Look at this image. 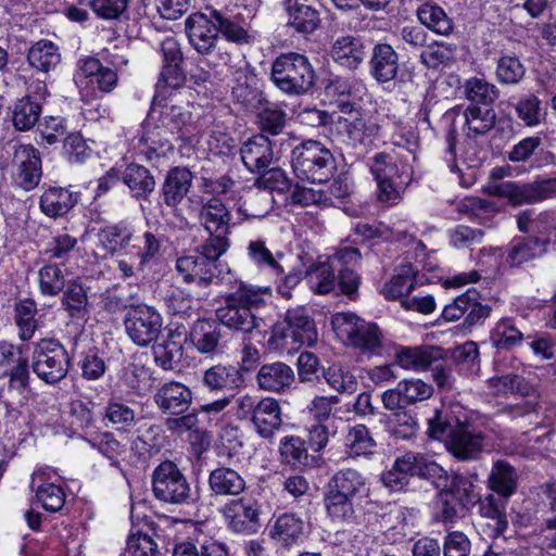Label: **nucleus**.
I'll use <instances>...</instances> for the list:
<instances>
[{
	"label": "nucleus",
	"mask_w": 556,
	"mask_h": 556,
	"mask_svg": "<svg viewBox=\"0 0 556 556\" xmlns=\"http://www.w3.org/2000/svg\"><path fill=\"white\" fill-rule=\"evenodd\" d=\"M506 501L500 495L489 494L480 503V514L494 521L493 535L495 538L503 535L508 527L505 514Z\"/></svg>",
	"instance_id": "nucleus-55"
},
{
	"label": "nucleus",
	"mask_w": 556,
	"mask_h": 556,
	"mask_svg": "<svg viewBox=\"0 0 556 556\" xmlns=\"http://www.w3.org/2000/svg\"><path fill=\"white\" fill-rule=\"evenodd\" d=\"M454 58L455 47L447 43H427V47L420 53V61L428 68L447 65L454 61Z\"/></svg>",
	"instance_id": "nucleus-63"
},
{
	"label": "nucleus",
	"mask_w": 556,
	"mask_h": 556,
	"mask_svg": "<svg viewBox=\"0 0 556 556\" xmlns=\"http://www.w3.org/2000/svg\"><path fill=\"white\" fill-rule=\"evenodd\" d=\"M304 522L295 514L285 513L278 516L269 530L270 538L281 546L290 547L303 535Z\"/></svg>",
	"instance_id": "nucleus-37"
},
{
	"label": "nucleus",
	"mask_w": 556,
	"mask_h": 556,
	"mask_svg": "<svg viewBox=\"0 0 556 556\" xmlns=\"http://www.w3.org/2000/svg\"><path fill=\"white\" fill-rule=\"evenodd\" d=\"M192 181L193 174L184 166H175L165 175L161 186L162 203L169 207L176 216H180L178 206L189 193Z\"/></svg>",
	"instance_id": "nucleus-20"
},
{
	"label": "nucleus",
	"mask_w": 556,
	"mask_h": 556,
	"mask_svg": "<svg viewBox=\"0 0 556 556\" xmlns=\"http://www.w3.org/2000/svg\"><path fill=\"white\" fill-rule=\"evenodd\" d=\"M231 94L233 100L248 111H260L268 104L264 92L258 87L257 76L248 65L236 71Z\"/></svg>",
	"instance_id": "nucleus-19"
},
{
	"label": "nucleus",
	"mask_w": 556,
	"mask_h": 556,
	"mask_svg": "<svg viewBox=\"0 0 556 556\" xmlns=\"http://www.w3.org/2000/svg\"><path fill=\"white\" fill-rule=\"evenodd\" d=\"M525 336L513 318H501L490 331V342L497 350L508 351L521 344Z\"/></svg>",
	"instance_id": "nucleus-47"
},
{
	"label": "nucleus",
	"mask_w": 556,
	"mask_h": 556,
	"mask_svg": "<svg viewBox=\"0 0 556 556\" xmlns=\"http://www.w3.org/2000/svg\"><path fill=\"white\" fill-rule=\"evenodd\" d=\"M484 435L467 420L455 419V425L447 434L445 446L458 460L477 459L483 450Z\"/></svg>",
	"instance_id": "nucleus-12"
},
{
	"label": "nucleus",
	"mask_w": 556,
	"mask_h": 556,
	"mask_svg": "<svg viewBox=\"0 0 556 556\" xmlns=\"http://www.w3.org/2000/svg\"><path fill=\"white\" fill-rule=\"evenodd\" d=\"M247 254L250 262L260 270H266L276 277L283 275L285 269L280 263L283 254H274L263 239L251 240L247 247Z\"/></svg>",
	"instance_id": "nucleus-40"
},
{
	"label": "nucleus",
	"mask_w": 556,
	"mask_h": 556,
	"mask_svg": "<svg viewBox=\"0 0 556 556\" xmlns=\"http://www.w3.org/2000/svg\"><path fill=\"white\" fill-rule=\"evenodd\" d=\"M109 177H116L128 188L132 199L148 200L154 192L156 181L151 170L138 163H129L123 170L115 167L108 172Z\"/></svg>",
	"instance_id": "nucleus-18"
},
{
	"label": "nucleus",
	"mask_w": 556,
	"mask_h": 556,
	"mask_svg": "<svg viewBox=\"0 0 556 556\" xmlns=\"http://www.w3.org/2000/svg\"><path fill=\"white\" fill-rule=\"evenodd\" d=\"M349 346L367 357L382 356L386 350V342L379 327L376 324L365 321L361 325L359 331Z\"/></svg>",
	"instance_id": "nucleus-42"
},
{
	"label": "nucleus",
	"mask_w": 556,
	"mask_h": 556,
	"mask_svg": "<svg viewBox=\"0 0 556 556\" xmlns=\"http://www.w3.org/2000/svg\"><path fill=\"white\" fill-rule=\"evenodd\" d=\"M441 357V350L431 345H399L394 352L396 365L412 371H425Z\"/></svg>",
	"instance_id": "nucleus-25"
},
{
	"label": "nucleus",
	"mask_w": 556,
	"mask_h": 556,
	"mask_svg": "<svg viewBox=\"0 0 556 556\" xmlns=\"http://www.w3.org/2000/svg\"><path fill=\"white\" fill-rule=\"evenodd\" d=\"M89 443L92 448L110 460L111 466L119 468L121 459L125 456L127 447L115 438L113 432H102L98 438L89 440Z\"/></svg>",
	"instance_id": "nucleus-57"
},
{
	"label": "nucleus",
	"mask_w": 556,
	"mask_h": 556,
	"mask_svg": "<svg viewBox=\"0 0 556 556\" xmlns=\"http://www.w3.org/2000/svg\"><path fill=\"white\" fill-rule=\"evenodd\" d=\"M316 341L315 321L303 306L288 309L283 320L274 326L269 339L275 349L288 353L296 351L303 345L312 346Z\"/></svg>",
	"instance_id": "nucleus-4"
},
{
	"label": "nucleus",
	"mask_w": 556,
	"mask_h": 556,
	"mask_svg": "<svg viewBox=\"0 0 556 556\" xmlns=\"http://www.w3.org/2000/svg\"><path fill=\"white\" fill-rule=\"evenodd\" d=\"M176 270L185 282L203 288L212 285L219 275L218 265L201 256L194 250L176 260Z\"/></svg>",
	"instance_id": "nucleus-16"
},
{
	"label": "nucleus",
	"mask_w": 556,
	"mask_h": 556,
	"mask_svg": "<svg viewBox=\"0 0 556 556\" xmlns=\"http://www.w3.org/2000/svg\"><path fill=\"white\" fill-rule=\"evenodd\" d=\"M41 114V104L29 96L18 99L12 110V122L17 130L31 129Z\"/></svg>",
	"instance_id": "nucleus-51"
},
{
	"label": "nucleus",
	"mask_w": 556,
	"mask_h": 556,
	"mask_svg": "<svg viewBox=\"0 0 556 556\" xmlns=\"http://www.w3.org/2000/svg\"><path fill=\"white\" fill-rule=\"evenodd\" d=\"M433 394L431 384L418 378L403 379L395 388L388 389L381 394V402L387 410L407 408L430 399Z\"/></svg>",
	"instance_id": "nucleus-14"
},
{
	"label": "nucleus",
	"mask_w": 556,
	"mask_h": 556,
	"mask_svg": "<svg viewBox=\"0 0 556 556\" xmlns=\"http://www.w3.org/2000/svg\"><path fill=\"white\" fill-rule=\"evenodd\" d=\"M370 74L379 83L394 79L399 71V54L389 43H377L369 60Z\"/></svg>",
	"instance_id": "nucleus-30"
},
{
	"label": "nucleus",
	"mask_w": 556,
	"mask_h": 556,
	"mask_svg": "<svg viewBox=\"0 0 556 556\" xmlns=\"http://www.w3.org/2000/svg\"><path fill=\"white\" fill-rule=\"evenodd\" d=\"M379 132L376 122L363 117H339L336 122L337 140L350 149L366 148Z\"/></svg>",
	"instance_id": "nucleus-15"
},
{
	"label": "nucleus",
	"mask_w": 556,
	"mask_h": 556,
	"mask_svg": "<svg viewBox=\"0 0 556 556\" xmlns=\"http://www.w3.org/2000/svg\"><path fill=\"white\" fill-rule=\"evenodd\" d=\"M220 514L233 532L254 534L261 528V504L252 496L229 501L220 508Z\"/></svg>",
	"instance_id": "nucleus-10"
},
{
	"label": "nucleus",
	"mask_w": 556,
	"mask_h": 556,
	"mask_svg": "<svg viewBox=\"0 0 556 556\" xmlns=\"http://www.w3.org/2000/svg\"><path fill=\"white\" fill-rule=\"evenodd\" d=\"M88 296L84 287L77 281H70L63 292L62 307L71 318L85 319L88 315Z\"/></svg>",
	"instance_id": "nucleus-54"
},
{
	"label": "nucleus",
	"mask_w": 556,
	"mask_h": 556,
	"mask_svg": "<svg viewBox=\"0 0 556 556\" xmlns=\"http://www.w3.org/2000/svg\"><path fill=\"white\" fill-rule=\"evenodd\" d=\"M518 480L516 468L507 460L498 459L493 463L488 476V488L501 497L508 500L516 493Z\"/></svg>",
	"instance_id": "nucleus-33"
},
{
	"label": "nucleus",
	"mask_w": 556,
	"mask_h": 556,
	"mask_svg": "<svg viewBox=\"0 0 556 556\" xmlns=\"http://www.w3.org/2000/svg\"><path fill=\"white\" fill-rule=\"evenodd\" d=\"M391 434L396 440H410L416 437L419 424L415 414L407 408L392 410Z\"/></svg>",
	"instance_id": "nucleus-59"
},
{
	"label": "nucleus",
	"mask_w": 556,
	"mask_h": 556,
	"mask_svg": "<svg viewBox=\"0 0 556 556\" xmlns=\"http://www.w3.org/2000/svg\"><path fill=\"white\" fill-rule=\"evenodd\" d=\"M241 382L240 371L233 366H212L204 371L202 378V383L211 391L235 390Z\"/></svg>",
	"instance_id": "nucleus-45"
},
{
	"label": "nucleus",
	"mask_w": 556,
	"mask_h": 556,
	"mask_svg": "<svg viewBox=\"0 0 556 556\" xmlns=\"http://www.w3.org/2000/svg\"><path fill=\"white\" fill-rule=\"evenodd\" d=\"M323 376L329 387L340 393H354L357 389V379L348 365L333 363L324 369Z\"/></svg>",
	"instance_id": "nucleus-56"
},
{
	"label": "nucleus",
	"mask_w": 556,
	"mask_h": 556,
	"mask_svg": "<svg viewBox=\"0 0 556 556\" xmlns=\"http://www.w3.org/2000/svg\"><path fill=\"white\" fill-rule=\"evenodd\" d=\"M542 139L538 136L526 137L515 143L507 152L506 157L513 163H526L534 156L532 168L554 164L555 156L549 151L540 150Z\"/></svg>",
	"instance_id": "nucleus-28"
},
{
	"label": "nucleus",
	"mask_w": 556,
	"mask_h": 556,
	"mask_svg": "<svg viewBox=\"0 0 556 556\" xmlns=\"http://www.w3.org/2000/svg\"><path fill=\"white\" fill-rule=\"evenodd\" d=\"M251 422L260 437L273 438L282 424L281 407L278 401L273 397L261 399Z\"/></svg>",
	"instance_id": "nucleus-32"
},
{
	"label": "nucleus",
	"mask_w": 556,
	"mask_h": 556,
	"mask_svg": "<svg viewBox=\"0 0 556 556\" xmlns=\"http://www.w3.org/2000/svg\"><path fill=\"white\" fill-rule=\"evenodd\" d=\"M419 22L431 31L448 36L454 30L453 20L447 15L442 7L434 2H425L417 9Z\"/></svg>",
	"instance_id": "nucleus-44"
},
{
	"label": "nucleus",
	"mask_w": 556,
	"mask_h": 556,
	"mask_svg": "<svg viewBox=\"0 0 556 556\" xmlns=\"http://www.w3.org/2000/svg\"><path fill=\"white\" fill-rule=\"evenodd\" d=\"M0 377L9 378V393L22 395L28 388L29 364L23 346L0 341Z\"/></svg>",
	"instance_id": "nucleus-9"
},
{
	"label": "nucleus",
	"mask_w": 556,
	"mask_h": 556,
	"mask_svg": "<svg viewBox=\"0 0 556 556\" xmlns=\"http://www.w3.org/2000/svg\"><path fill=\"white\" fill-rule=\"evenodd\" d=\"M156 108H153L149 114L148 121L144 124V132L141 137V143L146 148V154L148 159L166 156L174 150V146L169 138L170 132L166 128H163V124L153 125L152 122L155 119Z\"/></svg>",
	"instance_id": "nucleus-29"
},
{
	"label": "nucleus",
	"mask_w": 556,
	"mask_h": 556,
	"mask_svg": "<svg viewBox=\"0 0 556 556\" xmlns=\"http://www.w3.org/2000/svg\"><path fill=\"white\" fill-rule=\"evenodd\" d=\"M324 501L327 516L332 522L340 525H352L356 522V507L361 504L359 501L330 491H327Z\"/></svg>",
	"instance_id": "nucleus-43"
},
{
	"label": "nucleus",
	"mask_w": 556,
	"mask_h": 556,
	"mask_svg": "<svg viewBox=\"0 0 556 556\" xmlns=\"http://www.w3.org/2000/svg\"><path fill=\"white\" fill-rule=\"evenodd\" d=\"M548 240L536 237H527L514 240L507 250L505 262L509 266H519L546 252Z\"/></svg>",
	"instance_id": "nucleus-39"
},
{
	"label": "nucleus",
	"mask_w": 556,
	"mask_h": 556,
	"mask_svg": "<svg viewBox=\"0 0 556 556\" xmlns=\"http://www.w3.org/2000/svg\"><path fill=\"white\" fill-rule=\"evenodd\" d=\"M271 80L287 94L300 96L308 92L315 85V71L308 59L300 53H287L278 56L271 65Z\"/></svg>",
	"instance_id": "nucleus-5"
},
{
	"label": "nucleus",
	"mask_w": 556,
	"mask_h": 556,
	"mask_svg": "<svg viewBox=\"0 0 556 556\" xmlns=\"http://www.w3.org/2000/svg\"><path fill=\"white\" fill-rule=\"evenodd\" d=\"M37 313V304L31 299H24L15 304V324L21 340H30L38 329Z\"/></svg>",
	"instance_id": "nucleus-52"
},
{
	"label": "nucleus",
	"mask_w": 556,
	"mask_h": 556,
	"mask_svg": "<svg viewBox=\"0 0 556 556\" xmlns=\"http://www.w3.org/2000/svg\"><path fill=\"white\" fill-rule=\"evenodd\" d=\"M27 61L31 67L47 73L61 62V53L54 42L41 39L29 48Z\"/></svg>",
	"instance_id": "nucleus-46"
},
{
	"label": "nucleus",
	"mask_w": 556,
	"mask_h": 556,
	"mask_svg": "<svg viewBox=\"0 0 556 556\" xmlns=\"http://www.w3.org/2000/svg\"><path fill=\"white\" fill-rule=\"evenodd\" d=\"M452 117L451 128L446 135V156L451 172L458 173L459 168L455 160L456 155V127L469 138H476L490 131L496 122V113L491 106L468 105L465 110H453L448 113Z\"/></svg>",
	"instance_id": "nucleus-3"
},
{
	"label": "nucleus",
	"mask_w": 556,
	"mask_h": 556,
	"mask_svg": "<svg viewBox=\"0 0 556 556\" xmlns=\"http://www.w3.org/2000/svg\"><path fill=\"white\" fill-rule=\"evenodd\" d=\"M241 160L251 173H261L267 169L274 160L271 141L258 134L249 138L240 148Z\"/></svg>",
	"instance_id": "nucleus-24"
},
{
	"label": "nucleus",
	"mask_w": 556,
	"mask_h": 556,
	"mask_svg": "<svg viewBox=\"0 0 556 556\" xmlns=\"http://www.w3.org/2000/svg\"><path fill=\"white\" fill-rule=\"evenodd\" d=\"M13 181L25 191L34 190L41 179V159L39 152L29 144H18L14 148Z\"/></svg>",
	"instance_id": "nucleus-13"
},
{
	"label": "nucleus",
	"mask_w": 556,
	"mask_h": 556,
	"mask_svg": "<svg viewBox=\"0 0 556 556\" xmlns=\"http://www.w3.org/2000/svg\"><path fill=\"white\" fill-rule=\"evenodd\" d=\"M495 194L507 199L514 206L540 202L556 195V177L528 184L504 181L495 187Z\"/></svg>",
	"instance_id": "nucleus-11"
},
{
	"label": "nucleus",
	"mask_w": 556,
	"mask_h": 556,
	"mask_svg": "<svg viewBox=\"0 0 556 556\" xmlns=\"http://www.w3.org/2000/svg\"><path fill=\"white\" fill-rule=\"evenodd\" d=\"M185 30L189 43L202 55L211 54L218 43L216 22L203 13H193L185 21Z\"/></svg>",
	"instance_id": "nucleus-17"
},
{
	"label": "nucleus",
	"mask_w": 556,
	"mask_h": 556,
	"mask_svg": "<svg viewBox=\"0 0 556 556\" xmlns=\"http://www.w3.org/2000/svg\"><path fill=\"white\" fill-rule=\"evenodd\" d=\"M283 8L288 14L287 24L301 34H312L320 25L319 11L313 0H285Z\"/></svg>",
	"instance_id": "nucleus-26"
},
{
	"label": "nucleus",
	"mask_w": 556,
	"mask_h": 556,
	"mask_svg": "<svg viewBox=\"0 0 556 556\" xmlns=\"http://www.w3.org/2000/svg\"><path fill=\"white\" fill-rule=\"evenodd\" d=\"M162 325V316L149 305L131 306L124 317L126 333L138 346H147L154 342L161 332Z\"/></svg>",
	"instance_id": "nucleus-8"
},
{
	"label": "nucleus",
	"mask_w": 556,
	"mask_h": 556,
	"mask_svg": "<svg viewBox=\"0 0 556 556\" xmlns=\"http://www.w3.org/2000/svg\"><path fill=\"white\" fill-rule=\"evenodd\" d=\"M39 291L43 296H56L65 288V276L56 264H46L38 271Z\"/></svg>",
	"instance_id": "nucleus-58"
},
{
	"label": "nucleus",
	"mask_w": 556,
	"mask_h": 556,
	"mask_svg": "<svg viewBox=\"0 0 556 556\" xmlns=\"http://www.w3.org/2000/svg\"><path fill=\"white\" fill-rule=\"evenodd\" d=\"M199 219L207 233H230L231 214L218 198H212L202 205Z\"/></svg>",
	"instance_id": "nucleus-34"
},
{
	"label": "nucleus",
	"mask_w": 556,
	"mask_h": 556,
	"mask_svg": "<svg viewBox=\"0 0 556 556\" xmlns=\"http://www.w3.org/2000/svg\"><path fill=\"white\" fill-rule=\"evenodd\" d=\"M525 74L526 68L517 56L503 55L496 62L495 78L501 85H518Z\"/></svg>",
	"instance_id": "nucleus-61"
},
{
	"label": "nucleus",
	"mask_w": 556,
	"mask_h": 556,
	"mask_svg": "<svg viewBox=\"0 0 556 556\" xmlns=\"http://www.w3.org/2000/svg\"><path fill=\"white\" fill-rule=\"evenodd\" d=\"M306 279L311 290L316 294H328L337 286L334 267L329 263H318L309 267Z\"/></svg>",
	"instance_id": "nucleus-53"
},
{
	"label": "nucleus",
	"mask_w": 556,
	"mask_h": 556,
	"mask_svg": "<svg viewBox=\"0 0 556 556\" xmlns=\"http://www.w3.org/2000/svg\"><path fill=\"white\" fill-rule=\"evenodd\" d=\"M190 339L200 353H215L220 340L219 324L213 319H197L190 330Z\"/></svg>",
	"instance_id": "nucleus-41"
},
{
	"label": "nucleus",
	"mask_w": 556,
	"mask_h": 556,
	"mask_svg": "<svg viewBox=\"0 0 556 556\" xmlns=\"http://www.w3.org/2000/svg\"><path fill=\"white\" fill-rule=\"evenodd\" d=\"M344 446L353 457L371 455L376 447V441L365 425L350 427L345 438Z\"/></svg>",
	"instance_id": "nucleus-50"
},
{
	"label": "nucleus",
	"mask_w": 556,
	"mask_h": 556,
	"mask_svg": "<svg viewBox=\"0 0 556 556\" xmlns=\"http://www.w3.org/2000/svg\"><path fill=\"white\" fill-rule=\"evenodd\" d=\"M293 369L282 362H274L261 366L256 374V382L261 390L282 393L294 382Z\"/></svg>",
	"instance_id": "nucleus-27"
},
{
	"label": "nucleus",
	"mask_w": 556,
	"mask_h": 556,
	"mask_svg": "<svg viewBox=\"0 0 556 556\" xmlns=\"http://www.w3.org/2000/svg\"><path fill=\"white\" fill-rule=\"evenodd\" d=\"M415 277L410 268L403 269L387 281L380 290L384 299L395 301L407 296L414 289Z\"/></svg>",
	"instance_id": "nucleus-62"
},
{
	"label": "nucleus",
	"mask_w": 556,
	"mask_h": 556,
	"mask_svg": "<svg viewBox=\"0 0 556 556\" xmlns=\"http://www.w3.org/2000/svg\"><path fill=\"white\" fill-rule=\"evenodd\" d=\"M153 401L163 414L179 415L192 403V392L181 382L168 381L156 389Z\"/></svg>",
	"instance_id": "nucleus-22"
},
{
	"label": "nucleus",
	"mask_w": 556,
	"mask_h": 556,
	"mask_svg": "<svg viewBox=\"0 0 556 556\" xmlns=\"http://www.w3.org/2000/svg\"><path fill=\"white\" fill-rule=\"evenodd\" d=\"M327 491L362 502L369 495V485L367 478L361 471L343 468L330 478Z\"/></svg>",
	"instance_id": "nucleus-23"
},
{
	"label": "nucleus",
	"mask_w": 556,
	"mask_h": 556,
	"mask_svg": "<svg viewBox=\"0 0 556 556\" xmlns=\"http://www.w3.org/2000/svg\"><path fill=\"white\" fill-rule=\"evenodd\" d=\"M291 166L299 179L313 184L327 182L337 170L330 149L313 139L304 140L292 149Z\"/></svg>",
	"instance_id": "nucleus-2"
},
{
	"label": "nucleus",
	"mask_w": 556,
	"mask_h": 556,
	"mask_svg": "<svg viewBox=\"0 0 556 556\" xmlns=\"http://www.w3.org/2000/svg\"><path fill=\"white\" fill-rule=\"evenodd\" d=\"M160 123L170 135L177 134L179 137L191 135L195 130L190 105H167L163 106L160 115Z\"/></svg>",
	"instance_id": "nucleus-36"
},
{
	"label": "nucleus",
	"mask_w": 556,
	"mask_h": 556,
	"mask_svg": "<svg viewBox=\"0 0 556 556\" xmlns=\"http://www.w3.org/2000/svg\"><path fill=\"white\" fill-rule=\"evenodd\" d=\"M269 296L270 288L237 280L232 290L225 294L224 305L217 308V319L231 330L251 332L260 326L256 312L265 306Z\"/></svg>",
	"instance_id": "nucleus-1"
},
{
	"label": "nucleus",
	"mask_w": 556,
	"mask_h": 556,
	"mask_svg": "<svg viewBox=\"0 0 556 556\" xmlns=\"http://www.w3.org/2000/svg\"><path fill=\"white\" fill-rule=\"evenodd\" d=\"M368 45L361 36L343 35L333 40L330 56L334 63L348 70H356L364 63Z\"/></svg>",
	"instance_id": "nucleus-21"
},
{
	"label": "nucleus",
	"mask_w": 556,
	"mask_h": 556,
	"mask_svg": "<svg viewBox=\"0 0 556 556\" xmlns=\"http://www.w3.org/2000/svg\"><path fill=\"white\" fill-rule=\"evenodd\" d=\"M154 496L168 504H189L193 494L186 476L176 464L166 460L161 463L152 475Z\"/></svg>",
	"instance_id": "nucleus-7"
},
{
	"label": "nucleus",
	"mask_w": 556,
	"mask_h": 556,
	"mask_svg": "<svg viewBox=\"0 0 556 556\" xmlns=\"http://www.w3.org/2000/svg\"><path fill=\"white\" fill-rule=\"evenodd\" d=\"M369 168L375 180L410 181V168L391 154L380 152L372 156Z\"/></svg>",
	"instance_id": "nucleus-35"
},
{
	"label": "nucleus",
	"mask_w": 556,
	"mask_h": 556,
	"mask_svg": "<svg viewBox=\"0 0 556 556\" xmlns=\"http://www.w3.org/2000/svg\"><path fill=\"white\" fill-rule=\"evenodd\" d=\"M70 356L65 348L56 340L43 339L36 343L31 368L46 383H56L66 377L70 369Z\"/></svg>",
	"instance_id": "nucleus-6"
},
{
	"label": "nucleus",
	"mask_w": 556,
	"mask_h": 556,
	"mask_svg": "<svg viewBox=\"0 0 556 556\" xmlns=\"http://www.w3.org/2000/svg\"><path fill=\"white\" fill-rule=\"evenodd\" d=\"M410 513L405 507L394 506L382 516V526L386 527L384 535L392 542H401L410 534Z\"/></svg>",
	"instance_id": "nucleus-48"
},
{
	"label": "nucleus",
	"mask_w": 556,
	"mask_h": 556,
	"mask_svg": "<svg viewBox=\"0 0 556 556\" xmlns=\"http://www.w3.org/2000/svg\"><path fill=\"white\" fill-rule=\"evenodd\" d=\"M79 193L62 187H50L39 200L41 212L51 218L66 215L78 202Z\"/></svg>",
	"instance_id": "nucleus-31"
},
{
	"label": "nucleus",
	"mask_w": 556,
	"mask_h": 556,
	"mask_svg": "<svg viewBox=\"0 0 556 556\" xmlns=\"http://www.w3.org/2000/svg\"><path fill=\"white\" fill-rule=\"evenodd\" d=\"M208 486L215 496H236L244 491L245 481L236 470L218 467L211 471Z\"/></svg>",
	"instance_id": "nucleus-38"
},
{
	"label": "nucleus",
	"mask_w": 556,
	"mask_h": 556,
	"mask_svg": "<svg viewBox=\"0 0 556 556\" xmlns=\"http://www.w3.org/2000/svg\"><path fill=\"white\" fill-rule=\"evenodd\" d=\"M447 492L452 493L462 507H468L476 504L479 500L478 494L475 492V485L469 478L454 473L448 481Z\"/></svg>",
	"instance_id": "nucleus-64"
},
{
	"label": "nucleus",
	"mask_w": 556,
	"mask_h": 556,
	"mask_svg": "<svg viewBox=\"0 0 556 556\" xmlns=\"http://www.w3.org/2000/svg\"><path fill=\"white\" fill-rule=\"evenodd\" d=\"M463 93L471 103L491 106L500 96L497 87L483 77H471L465 80Z\"/></svg>",
	"instance_id": "nucleus-49"
},
{
	"label": "nucleus",
	"mask_w": 556,
	"mask_h": 556,
	"mask_svg": "<svg viewBox=\"0 0 556 556\" xmlns=\"http://www.w3.org/2000/svg\"><path fill=\"white\" fill-rule=\"evenodd\" d=\"M364 319L351 312L336 313L331 317L332 329L340 341L350 345L361 329Z\"/></svg>",
	"instance_id": "nucleus-60"
}]
</instances>
